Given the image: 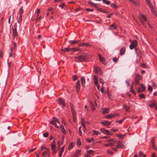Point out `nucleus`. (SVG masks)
<instances>
[{
  "instance_id": "f257e3e1",
  "label": "nucleus",
  "mask_w": 157,
  "mask_h": 157,
  "mask_svg": "<svg viewBox=\"0 0 157 157\" xmlns=\"http://www.w3.org/2000/svg\"><path fill=\"white\" fill-rule=\"evenodd\" d=\"M75 61L76 62H80L82 61H85L87 59V56L86 55L84 56L81 55L75 57Z\"/></svg>"
},
{
  "instance_id": "f03ea898",
  "label": "nucleus",
  "mask_w": 157,
  "mask_h": 157,
  "mask_svg": "<svg viewBox=\"0 0 157 157\" xmlns=\"http://www.w3.org/2000/svg\"><path fill=\"white\" fill-rule=\"evenodd\" d=\"M139 19L142 24H144V21L146 22H147V21L146 17L143 14H140L139 17Z\"/></svg>"
},
{
  "instance_id": "7ed1b4c3",
  "label": "nucleus",
  "mask_w": 157,
  "mask_h": 157,
  "mask_svg": "<svg viewBox=\"0 0 157 157\" xmlns=\"http://www.w3.org/2000/svg\"><path fill=\"white\" fill-rule=\"evenodd\" d=\"M14 28L13 29V39H14V38L17 36L18 34L17 32V23H15V25L14 26Z\"/></svg>"
},
{
  "instance_id": "20e7f679",
  "label": "nucleus",
  "mask_w": 157,
  "mask_h": 157,
  "mask_svg": "<svg viewBox=\"0 0 157 157\" xmlns=\"http://www.w3.org/2000/svg\"><path fill=\"white\" fill-rule=\"evenodd\" d=\"M140 86L141 87H139L138 88L137 90L138 92L139 93L141 92L144 91L145 90V87L144 85L143 84H140Z\"/></svg>"
},
{
  "instance_id": "39448f33",
  "label": "nucleus",
  "mask_w": 157,
  "mask_h": 157,
  "mask_svg": "<svg viewBox=\"0 0 157 157\" xmlns=\"http://www.w3.org/2000/svg\"><path fill=\"white\" fill-rule=\"evenodd\" d=\"M94 69V71L97 74H98L99 73L101 75L102 74V71L99 68H98L97 67L95 66Z\"/></svg>"
},
{
  "instance_id": "423d86ee",
  "label": "nucleus",
  "mask_w": 157,
  "mask_h": 157,
  "mask_svg": "<svg viewBox=\"0 0 157 157\" xmlns=\"http://www.w3.org/2000/svg\"><path fill=\"white\" fill-rule=\"evenodd\" d=\"M49 150L48 148H45V151L42 154V155L43 156L46 155H47L48 156H49Z\"/></svg>"
},
{
  "instance_id": "0eeeda50",
  "label": "nucleus",
  "mask_w": 157,
  "mask_h": 157,
  "mask_svg": "<svg viewBox=\"0 0 157 157\" xmlns=\"http://www.w3.org/2000/svg\"><path fill=\"white\" fill-rule=\"evenodd\" d=\"M116 146L117 148H123L124 147V145L120 142H118V144Z\"/></svg>"
},
{
  "instance_id": "6e6552de",
  "label": "nucleus",
  "mask_w": 157,
  "mask_h": 157,
  "mask_svg": "<svg viewBox=\"0 0 157 157\" xmlns=\"http://www.w3.org/2000/svg\"><path fill=\"white\" fill-rule=\"evenodd\" d=\"M81 125L83 128L84 132H86V126L85 124V121L82 119Z\"/></svg>"
},
{
  "instance_id": "1a4fd4ad",
  "label": "nucleus",
  "mask_w": 157,
  "mask_h": 157,
  "mask_svg": "<svg viewBox=\"0 0 157 157\" xmlns=\"http://www.w3.org/2000/svg\"><path fill=\"white\" fill-rule=\"evenodd\" d=\"M80 87V81L78 80L77 82L76 85V90L77 92H78L79 90Z\"/></svg>"
},
{
  "instance_id": "9d476101",
  "label": "nucleus",
  "mask_w": 157,
  "mask_h": 157,
  "mask_svg": "<svg viewBox=\"0 0 157 157\" xmlns=\"http://www.w3.org/2000/svg\"><path fill=\"white\" fill-rule=\"evenodd\" d=\"M125 48L124 47H123L121 48L120 50V54L122 56L125 53Z\"/></svg>"
},
{
  "instance_id": "9b49d317",
  "label": "nucleus",
  "mask_w": 157,
  "mask_h": 157,
  "mask_svg": "<svg viewBox=\"0 0 157 157\" xmlns=\"http://www.w3.org/2000/svg\"><path fill=\"white\" fill-rule=\"evenodd\" d=\"M61 51H62L64 52H69L70 51H71V48H70L69 47H68L67 48H66L64 49H61Z\"/></svg>"
},
{
  "instance_id": "f8f14e48",
  "label": "nucleus",
  "mask_w": 157,
  "mask_h": 157,
  "mask_svg": "<svg viewBox=\"0 0 157 157\" xmlns=\"http://www.w3.org/2000/svg\"><path fill=\"white\" fill-rule=\"evenodd\" d=\"M117 28V25L115 24H113L110 26L109 29L110 30L116 29Z\"/></svg>"
},
{
  "instance_id": "ddd939ff",
  "label": "nucleus",
  "mask_w": 157,
  "mask_h": 157,
  "mask_svg": "<svg viewBox=\"0 0 157 157\" xmlns=\"http://www.w3.org/2000/svg\"><path fill=\"white\" fill-rule=\"evenodd\" d=\"M111 122L107 121H104L101 122V123L104 125L106 126H108L109 125L111 124Z\"/></svg>"
},
{
  "instance_id": "4468645a",
  "label": "nucleus",
  "mask_w": 157,
  "mask_h": 157,
  "mask_svg": "<svg viewBox=\"0 0 157 157\" xmlns=\"http://www.w3.org/2000/svg\"><path fill=\"white\" fill-rule=\"evenodd\" d=\"M102 111L101 112L103 114L107 113L109 112L108 108H103L102 109Z\"/></svg>"
},
{
  "instance_id": "2eb2a0df",
  "label": "nucleus",
  "mask_w": 157,
  "mask_h": 157,
  "mask_svg": "<svg viewBox=\"0 0 157 157\" xmlns=\"http://www.w3.org/2000/svg\"><path fill=\"white\" fill-rule=\"evenodd\" d=\"M155 102V100H153L151 101V103L149 105L150 107H155L156 106V104Z\"/></svg>"
},
{
  "instance_id": "dca6fc26",
  "label": "nucleus",
  "mask_w": 157,
  "mask_h": 157,
  "mask_svg": "<svg viewBox=\"0 0 157 157\" xmlns=\"http://www.w3.org/2000/svg\"><path fill=\"white\" fill-rule=\"evenodd\" d=\"M82 86L84 87L85 84V80L83 77H82L81 79Z\"/></svg>"
},
{
  "instance_id": "f3484780",
  "label": "nucleus",
  "mask_w": 157,
  "mask_h": 157,
  "mask_svg": "<svg viewBox=\"0 0 157 157\" xmlns=\"http://www.w3.org/2000/svg\"><path fill=\"white\" fill-rule=\"evenodd\" d=\"M80 40H71L69 41V43L72 44H77L78 42H79Z\"/></svg>"
},
{
  "instance_id": "a211bd4d",
  "label": "nucleus",
  "mask_w": 157,
  "mask_h": 157,
  "mask_svg": "<svg viewBox=\"0 0 157 157\" xmlns=\"http://www.w3.org/2000/svg\"><path fill=\"white\" fill-rule=\"evenodd\" d=\"M59 101L60 103L63 106H65V102L61 98H59Z\"/></svg>"
},
{
  "instance_id": "6ab92c4d",
  "label": "nucleus",
  "mask_w": 157,
  "mask_h": 157,
  "mask_svg": "<svg viewBox=\"0 0 157 157\" xmlns=\"http://www.w3.org/2000/svg\"><path fill=\"white\" fill-rule=\"evenodd\" d=\"M60 128L62 131V132L64 134H65L66 133V131L65 129H64V128L63 126V125H61L60 126Z\"/></svg>"
},
{
  "instance_id": "aec40b11",
  "label": "nucleus",
  "mask_w": 157,
  "mask_h": 157,
  "mask_svg": "<svg viewBox=\"0 0 157 157\" xmlns=\"http://www.w3.org/2000/svg\"><path fill=\"white\" fill-rule=\"evenodd\" d=\"M80 49L77 48H71V51H72L73 52H75L76 51H80Z\"/></svg>"
},
{
  "instance_id": "412c9836",
  "label": "nucleus",
  "mask_w": 157,
  "mask_h": 157,
  "mask_svg": "<svg viewBox=\"0 0 157 157\" xmlns=\"http://www.w3.org/2000/svg\"><path fill=\"white\" fill-rule=\"evenodd\" d=\"M115 115H116L115 114H109L108 115H107L106 117L107 118H111L114 117L115 116Z\"/></svg>"
},
{
  "instance_id": "4be33fe9",
  "label": "nucleus",
  "mask_w": 157,
  "mask_h": 157,
  "mask_svg": "<svg viewBox=\"0 0 157 157\" xmlns=\"http://www.w3.org/2000/svg\"><path fill=\"white\" fill-rule=\"evenodd\" d=\"M98 78L96 75H95L94 76V84H96L98 83Z\"/></svg>"
},
{
  "instance_id": "5701e85b",
  "label": "nucleus",
  "mask_w": 157,
  "mask_h": 157,
  "mask_svg": "<svg viewBox=\"0 0 157 157\" xmlns=\"http://www.w3.org/2000/svg\"><path fill=\"white\" fill-rule=\"evenodd\" d=\"M71 111H72L73 117V116H76L75 112V111L74 110V109H73V108L72 106L71 105Z\"/></svg>"
},
{
  "instance_id": "b1692460",
  "label": "nucleus",
  "mask_w": 157,
  "mask_h": 157,
  "mask_svg": "<svg viewBox=\"0 0 157 157\" xmlns=\"http://www.w3.org/2000/svg\"><path fill=\"white\" fill-rule=\"evenodd\" d=\"M123 107L125 109L126 111L128 112L129 111L130 107H128L126 105H124Z\"/></svg>"
},
{
  "instance_id": "393cba45",
  "label": "nucleus",
  "mask_w": 157,
  "mask_h": 157,
  "mask_svg": "<svg viewBox=\"0 0 157 157\" xmlns=\"http://www.w3.org/2000/svg\"><path fill=\"white\" fill-rule=\"evenodd\" d=\"M130 91L133 94H136L134 90V87L133 84H132L131 86Z\"/></svg>"
},
{
  "instance_id": "a878e982",
  "label": "nucleus",
  "mask_w": 157,
  "mask_h": 157,
  "mask_svg": "<svg viewBox=\"0 0 157 157\" xmlns=\"http://www.w3.org/2000/svg\"><path fill=\"white\" fill-rule=\"evenodd\" d=\"M147 4H148V6L149 7H152V4L151 3L150 0H145Z\"/></svg>"
},
{
  "instance_id": "bb28decb",
  "label": "nucleus",
  "mask_w": 157,
  "mask_h": 157,
  "mask_svg": "<svg viewBox=\"0 0 157 157\" xmlns=\"http://www.w3.org/2000/svg\"><path fill=\"white\" fill-rule=\"evenodd\" d=\"M22 16L21 15H20L19 19L18 20V23L19 24V26H20L21 25V23L22 21Z\"/></svg>"
},
{
  "instance_id": "cd10ccee",
  "label": "nucleus",
  "mask_w": 157,
  "mask_h": 157,
  "mask_svg": "<svg viewBox=\"0 0 157 157\" xmlns=\"http://www.w3.org/2000/svg\"><path fill=\"white\" fill-rule=\"evenodd\" d=\"M114 144L113 143H109V144H105V146L108 147V146H114Z\"/></svg>"
},
{
  "instance_id": "c85d7f7f",
  "label": "nucleus",
  "mask_w": 157,
  "mask_h": 157,
  "mask_svg": "<svg viewBox=\"0 0 157 157\" xmlns=\"http://www.w3.org/2000/svg\"><path fill=\"white\" fill-rule=\"evenodd\" d=\"M117 136L120 139H123L124 138V135H123L121 134H117Z\"/></svg>"
},
{
  "instance_id": "c756f323",
  "label": "nucleus",
  "mask_w": 157,
  "mask_h": 157,
  "mask_svg": "<svg viewBox=\"0 0 157 157\" xmlns=\"http://www.w3.org/2000/svg\"><path fill=\"white\" fill-rule=\"evenodd\" d=\"M99 56L100 60L104 64V57H102L101 56L99 55Z\"/></svg>"
},
{
  "instance_id": "7c9ffc66",
  "label": "nucleus",
  "mask_w": 157,
  "mask_h": 157,
  "mask_svg": "<svg viewBox=\"0 0 157 157\" xmlns=\"http://www.w3.org/2000/svg\"><path fill=\"white\" fill-rule=\"evenodd\" d=\"M111 6L112 7L114 8V9H117V6L114 3H112L111 5Z\"/></svg>"
},
{
  "instance_id": "2f4dec72",
  "label": "nucleus",
  "mask_w": 157,
  "mask_h": 157,
  "mask_svg": "<svg viewBox=\"0 0 157 157\" xmlns=\"http://www.w3.org/2000/svg\"><path fill=\"white\" fill-rule=\"evenodd\" d=\"M131 44H133V45L134 47L136 46L137 44L136 41V40H135L133 41V42H131Z\"/></svg>"
},
{
  "instance_id": "473e14b6",
  "label": "nucleus",
  "mask_w": 157,
  "mask_h": 157,
  "mask_svg": "<svg viewBox=\"0 0 157 157\" xmlns=\"http://www.w3.org/2000/svg\"><path fill=\"white\" fill-rule=\"evenodd\" d=\"M51 123L52 124L54 125L57 128H59V127L57 125V124L56 123L54 122V121H51Z\"/></svg>"
},
{
  "instance_id": "72a5a7b5",
  "label": "nucleus",
  "mask_w": 157,
  "mask_h": 157,
  "mask_svg": "<svg viewBox=\"0 0 157 157\" xmlns=\"http://www.w3.org/2000/svg\"><path fill=\"white\" fill-rule=\"evenodd\" d=\"M51 147L52 150H54V149H56V144H51Z\"/></svg>"
},
{
  "instance_id": "f704fd0d",
  "label": "nucleus",
  "mask_w": 157,
  "mask_h": 157,
  "mask_svg": "<svg viewBox=\"0 0 157 157\" xmlns=\"http://www.w3.org/2000/svg\"><path fill=\"white\" fill-rule=\"evenodd\" d=\"M73 143L72 142H71V143L69 147H68V150H71L73 147Z\"/></svg>"
},
{
  "instance_id": "c9c22d12",
  "label": "nucleus",
  "mask_w": 157,
  "mask_h": 157,
  "mask_svg": "<svg viewBox=\"0 0 157 157\" xmlns=\"http://www.w3.org/2000/svg\"><path fill=\"white\" fill-rule=\"evenodd\" d=\"M90 105L91 106V108L92 109V110H94L95 109V108L94 107V105L93 103L91 102H90Z\"/></svg>"
},
{
  "instance_id": "e433bc0d",
  "label": "nucleus",
  "mask_w": 157,
  "mask_h": 157,
  "mask_svg": "<svg viewBox=\"0 0 157 157\" xmlns=\"http://www.w3.org/2000/svg\"><path fill=\"white\" fill-rule=\"evenodd\" d=\"M106 141L110 143H111L112 142H116V141L114 140L113 139H110L109 140H106Z\"/></svg>"
},
{
  "instance_id": "4c0bfd02",
  "label": "nucleus",
  "mask_w": 157,
  "mask_h": 157,
  "mask_svg": "<svg viewBox=\"0 0 157 157\" xmlns=\"http://www.w3.org/2000/svg\"><path fill=\"white\" fill-rule=\"evenodd\" d=\"M132 3L136 6H138L140 4V2L138 0H137L136 2L134 1Z\"/></svg>"
},
{
  "instance_id": "58836bf2",
  "label": "nucleus",
  "mask_w": 157,
  "mask_h": 157,
  "mask_svg": "<svg viewBox=\"0 0 157 157\" xmlns=\"http://www.w3.org/2000/svg\"><path fill=\"white\" fill-rule=\"evenodd\" d=\"M135 85L138 84L140 85L139 84V79H138L137 78H135Z\"/></svg>"
},
{
  "instance_id": "ea45409f",
  "label": "nucleus",
  "mask_w": 157,
  "mask_h": 157,
  "mask_svg": "<svg viewBox=\"0 0 157 157\" xmlns=\"http://www.w3.org/2000/svg\"><path fill=\"white\" fill-rule=\"evenodd\" d=\"M151 143L152 144V146H154L155 145V142H154V137H153L151 140Z\"/></svg>"
},
{
  "instance_id": "a19ab883",
  "label": "nucleus",
  "mask_w": 157,
  "mask_h": 157,
  "mask_svg": "<svg viewBox=\"0 0 157 157\" xmlns=\"http://www.w3.org/2000/svg\"><path fill=\"white\" fill-rule=\"evenodd\" d=\"M81 150H78L76 152L75 155L78 156V155L81 153Z\"/></svg>"
},
{
  "instance_id": "79ce46f5",
  "label": "nucleus",
  "mask_w": 157,
  "mask_h": 157,
  "mask_svg": "<svg viewBox=\"0 0 157 157\" xmlns=\"http://www.w3.org/2000/svg\"><path fill=\"white\" fill-rule=\"evenodd\" d=\"M105 134H106L107 135H111L112 133L111 132H109L108 130H106V131H105Z\"/></svg>"
},
{
  "instance_id": "37998d69",
  "label": "nucleus",
  "mask_w": 157,
  "mask_h": 157,
  "mask_svg": "<svg viewBox=\"0 0 157 157\" xmlns=\"http://www.w3.org/2000/svg\"><path fill=\"white\" fill-rule=\"evenodd\" d=\"M93 134L94 135H97L99 134L98 131H97L95 130H94L93 132Z\"/></svg>"
},
{
  "instance_id": "c03bdc74",
  "label": "nucleus",
  "mask_w": 157,
  "mask_h": 157,
  "mask_svg": "<svg viewBox=\"0 0 157 157\" xmlns=\"http://www.w3.org/2000/svg\"><path fill=\"white\" fill-rule=\"evenodd\" d=\"M106 130H105L104 128H101V129H100V131H101L103 133H104V134H105V131H106Z\"/></svg>"
},
{
  "instance_id": "a18cd8bd",
  "label": "nucleus",
  "mask_w": 157,
  "mask_h": 157,
  "mask_svg": "<svg viewBox=\"0 0 157 157\" xmlns=\"http://www.w3.org/2000/svg\"><path fill=\"white\" fill-rule=\"evenodd\" d=\"M23 13V7H21L20 10V15H21H21Z\"/></svg>"
},
{
  "instance_id": "49530a36",
  "label": "nucleus",
  "mask_w": 157,
  "mask_h": 157,
  "mask_svg": "<svg viewBox=\"0 0 157 157\" xmlns=\"http://www.w3.org/2000/svg\"><path fill=\"white\" fill-rule=\"evenodd\" d=\"M100 82L102 84V85H103V84L104 83V82L103 80V79H102L101 78H100Z\"/></svg>"
},
{
  "instance_id": "de8ad7c7",
  "label": "nucleus",
  "mask_w": 157,
  "mask_h": 157,
  "mask_svg": "<svg viewBox=\"0 0 157 157\" xmlns=\"http://www.w3.org/2000/svg\"><path fill=\"white\" fill-rule=\"evenodd\" d=\"M139 96L140 98H145L144 94H140L139 95Z\"/></svg>"
},
{
  "instance_id": "09e8293b",
  "label": "nucleus",
  "mask_w": 157,
  "mask_h": 157,
  "mask_svg": "<svg viewBox=\"0 0 157 157\" xmlns=\"http://www.w3.org/2000/svg\"><path fill=\"white\" fill-rule=\"evenodd\" d=\"M148 89L151 92L152 90V87L150 86H148Z\"/></svg>"
},
{
  "instance_id": "8fccbe9b",
  "label": "nucleus",
  "mask_w": 157,
  "mask_h": 157,
  "mask_svg": "<svg viewBox=\"0 0 157 157\" xmlns=\"http://www.w3.org/2000/svg\"><path fill=\"white\" fill-rule=\"evenodd\" d=\"M63 151L62 150H60L59 152V157H61L62 155V153L63 152Z\"/></svg>"
},
{
  "instance_id": "3c124183",
  "label": "nucleus",
  "mask_w": 157,
  "mask_h": 157,
  "mask_svg": "<svg viewBox=\"0 0 157 157\" xmlns=\"http://www.w3.org/2000/svg\"><path fill=\"white\" fill-rule=\"evenodd\" d=\"M84 46L89 47L91 46V45L87 43H84Z\"/></svg>"
},
{
  "instance_id": "603ef678",
  "label": "nucleus",
  "mask_w": 157,
  "mask_h": 157,
  "mask_svg": "<svg viewBox=\"0 0 157 157\" xmlns=\"http://www.w3.org/2000/svg\"><path fill=\"white\" fill-rule=\"evenodd\" d=\"M151 10V11L152 13H154L155 12V10L153 8L152 5V7H150Z\"/></svg>"
},
{
  "instance_id": "864d4df0",
  "label": "nucleus",
  "mask_w": 157,
  "mask_h": 157,
  "mask_svg": "<svg viewBox=\"0 0 157 157\" xmlns=\"http://www.w3.org/2000/svg\"><path fill=\"white\" fill-rule=\"evenodd\" d=\"M143 155V153L141 151L140 152L139 154V157H142Z\"/></svg>"
},
{
  "instance_id": "5fc2aeb1",
  "label": "nucleus",
  "mask_w": 157,
  "mask_h": 157,
  "mask_svg": "<svg viewBox=\"0 0 157 157\" xmlns=\"http://www.w3.org/2000/svg\"><path fill=\"white\" fill-rule=\"evenodd\" d=\"M134 46H133V44H131L129 46V48L131 49H133L134 48Z\"/></svg>"
},
{
  "instance_id": "6e6d98bb",
  "label": "nucleus",
  "mask_w": 157,
  "mask_h": 157,
  "mask_svg": "<svg viewBox=\"0 0 157 157\" xmlns=\"http://www.w3.org/2000/svg\"><path fill=\"white\" fill-rule=\"evenodd\" d=\"M48 133H44L43 134V136L44 137H46L48 136Z\"/></svg>"
},
{
  "instance_id": "4d7b16f0",
  "label": "nucleus",
  "mask_w": 157,
  "mask_h": 157,
  "mask_svg": "<svg viewBox=\"0 0 157 157\" xmlns=\"http://www.w3.org/2000/svg\"><path fill=\"white\" fill-rule=\"evenodd\" d=\"M77 143L78 145H81V143L79 140H78Z\"/></svg>"
},
{
  "instance_id": "13d9d810",
  "label": "nucleus",
  "mask_w": 157,
  "mask_h": 157,
  "mask_svg": "<svg viewBox=\"0 0 157 157\" xmlns=\"http://www.w3.org/2000/svg\"><path fill=\"white\" fill-rule=\"evenodd\" d=\"M93 152H94L92 150H90L87 151L88 153L90 154H92L93 153Z\"/></svg>"
},
{
  "instance_id": "bf43d9fd",
  "label": "nucleus",
  "mask_w": 157,
  "mask_h": 157,
  "mask_svg": "<svg viewBox=\"0 0 157 157\" xmlns=\"http://www.w3.org/2000/svg\"><path fill=\"white\" fill-rule=\"evenodd\" d=\"M77 78V77L76 75H74L73 76V79L74 81H75Z\"/></svg>"
},
{
  "instance_id": "052dcab7",
  "label": "nucleus",
  "mask_w": 157,
  "mask_h": 157,
  "mask_svg": "<svg viewBox=\"0 0 157 157\" xmlns=\"http://www.w3.org/2000/svg\"><path fill=\"white\" fill-rule=\"evenodd\" d=\"M65 6L64 3H62L61 5L60 6V7L62 8H63Z\"/></svg>"
},
{
  "instance_id": "680f3d73",
  "label": "nucleus",
  "mask_w": 157,
  "mask_h": 157,
  "mask_svg": "<svg viewBox=\"0 0 157 157\" xmlns=\"http://www.w3.org/2000/svg\"><path fill=\"white\" fill-rule=\"evenodd\" d=\"M111 130L115 132H117L118 131V129H113V128H112L111 129Z\"/></svg>"
},
{
  "instance_id": "e2e57ef3",
  "label": "nucleus",
  "mask_w": 157,
  "mask_h": 157,
  "mask_svg": "<svg viewBox=\"0 0 157 157\" xmlns=\"http://www.w3.org/2000/svg\"><path fill=\"white\" fill-rule=\"evenodd\" d=\"M57 120H58L57 119H56V118L53 117V121H54V122L56 123V122Z\"/></svg>"
},
{
  "instance_id": "0e129e2a",
  "label": "nucleus",
  "mask_w": 157,
  "mask_h": 157,
  "mask_svg": "<svg viewBox=\"0 0 157 157\" xmlns=\"http://www.w3.org/2000/svg\"><path fill=\"white\" fill-rule=\"evenodd\" d=\"M124 119H123L122 120H118V121H117V122L119 123H120V124H121L122 123V122L124 120Z\"/></svg>"
},
{
  "instance_id": "69168bd1",
  "label": "nucleus",
  "mask_w": 157,
  "mask_h": 157,
  "mask_svg": "<svg viewBox=\"0 0 157 157\" xmlns=\"http://www.w3.org/2000/svg\"><path fill=\"white\" fill-rule=\"evenodd\" d=\"M113 60L114 62H116L117 61V59L116 57H114L113 59Z\"/></svg>"
},
{
  "instance_id": "338daca9",
  "label": "nucleus",
  "mask_w": 157,
  "mask_h": 157,
  "mask_svg": "<svg viewBox=\"0 0 157 157\" xmlns=\"http://www.w3.org/2000/svg\"><path fill=\"white\" fill-rule=\"evenodd\" d=\"M107 152H108V153H109V154H110L111 155H113V152L111 151L110 150H108L107 151Z\"/></svg>"
},
{
  "instance_id": "774afa93",
  "label": "nucleus",
  "mask_w": 157,
  "mask_h": 157,
  "mask_svg": "<svg viewBox=\"0 0 157 157\" xmlns=\"http://www.w3.org/2000/svg\"><path fill=\"white\" fill-rule=\"evenodd\" d=\"M105 3L109 5L110 3V2L109 1H105Z\"/></svg>"
}]
</instances>
